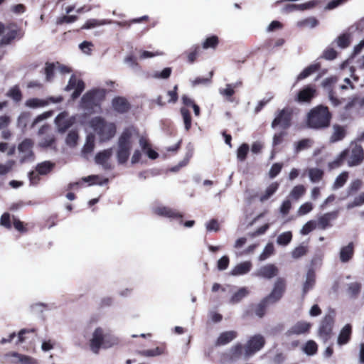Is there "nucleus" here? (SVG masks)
I'll use <instances>...</instances> for the list:
<instances>
[{"label":"nucleus","mask_w":364,"mask_h":364,"mask_svg":"<svg viewBox=\"0 0 364 364\" xmlns=\"http://www.w3.org/2000/svg\"><path fill=\"white\" fill-rule=\"evenodd\" d=\"M286 290V281L284 278H278L274 285V287L267 296L263 298L260 302L254 306L253 310L256 316L262 318L266 314L268 307L276 304L283 296Z\"/></svg>","instance_id":"obj_1"},{"label":"nucleus","mask_w":364,"mask_h":364,"mask_svg":"<svg viewBox=\"0 0 364 364\" xmlns=\"http://www.w3.org/2000/svg\"><path fill=\"white\" fill-rule=\"evenodd\" d=\"M332 114L327 106L318 105L309 110L306 123L314 129H323L330 126Z\"/></svg>","instance_id":"obj_2"},{"label":"nucleus","mask_w":364,"mask_h":364,"mask_svg":"<svg viewBox=\"0 0 364 364\" xmlns=\"http://www.w3.org/2000/svg\"><path fill=\"white\" fill-rule=\"evenodd\" d=\"M136 132V129L132 126L126 127L120 134L117 151V159L119 164H124L128 161L132 147V136Z\"/></svg>","instance_id":"obj_3"},{"label":"nucleus","mask_w":364,"mask_h":364,"mask_svg":"<svg viewBox=\"0 0 364 364\" xmlns=\"http://www.w3.org/2000/svg\"><path fill=\"white\" fill-rule=\"evenodd\" d=\"M105 90L92 89L85 92L81 98L80 107L85 111L92 114L95 112V109H100L101 103L105 99Z\"/></svg>","instance_id":"obj_4"},{"label":"nucleus","mask_w":364,"mask_h":364,"mask_svg":"<svg viewBox=\"0 0 364 364\" xmlns=\"http://www.w3.org/2000/svg\"><path fill=\"white\" fill-rule=\"evenodd\" d=\"M0 46L11 45L14 41H19L24 36V31L15 22L4 24L0 21Z\"/></svg>","instance_id":"obj_5"},{"label":"nucleus","mask_w":364,"mask_h":364,"mask_svg":"<svg viewBox=\"0 0 364 364\" xmlns=\"http://www.w3.org/2000/svg\"><path fill=\"white\" fill-rule=\"evenodd\" d=\"M91 127L97 134L102 142L109 141L116 134L117 127L114 122H107L101 117H96L91 120Z\"/></svg>","instance_id":"obj_6"},{"label":"nucleus","mask_w":364,"mask_h":364,"mask_svg":"<svg viewBox=\"0 0 364 364\" xmlns=\"http://www.w3.org/2000/svg\"><path fill=\"white\" fill-rule=\"evenodd\" d=\"M294 109L290 107H285L282 109H278L275 117L272 122L271 127L276 128L277 127L287 130L292 125Z\"/></svg>","instance_id":"obj_7"},{"label":"nucleus","mask_w":364,"mask_h":364,"mask_svg":"<svg viewBox=\"0 0 364 364\" xmlns=\"http://www.w3.org/2000/svg\"><path fill=\"white\" fill-rule=\"evenodd\" d=\"M265 343V338L259 333L250 336L245 345L244 358L247 359L252 356L262 349Z\"/></svg>","instance_id":"obj_8"},{"label":"nucleus","mask_w":364,"mask_h":364,"mask_svg":"<svg viewBox=\"0 0 364 364\" xmlns=\"http://www.w3.org/2000/svg\"><path fill=\"white\" fill-rule=\"evenodd\" d=\"M344 150L347 153L348 165L349 166H358L364 161V149L360 144L352 143L348 148Z\"/></svg>","instance_id":"obj_9"},{"label":"nucleus","mask_w":364,"mask_h":364,"mask_svg":"<svg viewBox=\"0 0 364 364\" xmlns=\"http://www.w3.org/2000/svg\"><path fill=\"white\" fill-rule=\"evenodd\" d=\"M334 311L327 314L322 319L318 328V335L324 341H327L331 338L334 324Z\"/></svg>","instance_id":"obj_10"},{"label":"nucleus","mask_w":364,"mask_h":364,"mask_svg":"<svg viewBox=\"0 0 364 364\" xmlns=\"http://www.w3.org/2000/svg\"><path fill=\"white\" fill-rule=\"evenodd\" d=\"M6 362L10 364H38L37 359L17 352H9L4 355Z\"/></svg>","instance_id":"obj_11"},{"label":"nucleus","mask_w":364,"mask_h":364,"mask_svg":"<svg viewBox=\"0 0 364 364\" xmlns=\"http://www.w3.org/2000/svg\"><path fill=\"white\" fill-rule=\"evenodd\" d=\"M316 95L317 91L315 86L308 85L298 92L295 100L299 103H310Z\"/></svg>","instance_id":"obj_12"},{"label":"nucleus","mask_w":364,"mask_h":364,"mask_svg":"<svg viewBox=\"0 0 364 364\" xmlns=\"http://www.w3.org/2000/svg\"><path fill=\"white\" fill-rule=\"evenodd\" d=\"M85 85L82 80L77 79L75 75H72L65 90L66 91H70L71 90L75 89L71 97L72 99L75 100L82 94L85 90Z\"/></svg>","instance_id":"obj_13"},{"label":"nucleus","mask_w":364,"mask_h":364,"mask_svg":"<svg viewBox=\"0 0 364 364\" xmlns=\"http://www.w3.org/2000/svg\"><path fill=\"white\" fill-rule=\"evenodd\" d=\"M154 213L162 217L176 219L183 223V213L174 208L166 206H159L154 208Z\"/></svg>","instance_id":"obj_14"},{"label":"nucleus","mask_w":364,"mask_h":364,"mask_svg":"<svg viewBox=\"0 0 364 364\" xmlns=\"http://www.w3.org/2000/svg\"><path fill=\"white\" fill-rule=\"evenodd\" d=\"M112 107L118 114H126L131 109L132 105L125 97L116 96L112 100Z\"/></svg>","instance_id":"obj_15"},{"label":"nucleus","mask_w":364,"mask_h":364,"mask_svg":"<svg viewBox=\"0 0 364 364\" xmlns=\"http://www.w3.org/2000/svg\"><path fill=\"white\" fill-rule=\"evenodd\" d=\"M103 337L104 330L100 327L95 328L92 333V337L90 341V349L93 353L96 354L99 353L100 349L103 345Z\"/></svg>","instance_id":"obj_16"},{"label":"nucleus","mask_w":364,"mask_h":364,"mask_svg":"<svg viewBox=\"0 0 364 364\" xmlns=\"http://www.w3.org/2000/svg\"><path fill=\"white\" fill-rule=\"evenodd\" d=\"M112 155V149H105L98 152L95 157V161L97 164L101 165L105 170H111L112 166L108 162V160Z\"/></svg>","instance_id":"obj_17"},{"label":"nucleus","mask_w":364,"mask_h":364,"mask_svg":"<svg viewBox=\"0 0 364 364\" xmlns=\"http://www.w3.org/2000/svg\"><path fill=\"white\" fill-rule=\"evenodd\" d=\"M279 273L277 267L274 264H268L260 267L255 273V276L270 279Z\"/></svg>","instance_id":"obj_18"},{"label":"nucleus","mask_w":364,"mask_h":364,"mask_svg":"<svg viewBox=\"0 0 364 364\" xmlns=\"http://www.w3.org/2000/svg\"><path fill=\"white\" fill-rule=\"evenodd\" d=\"M355 247L353 242H350L348 245L341 247L339 251V259L342 263H347L353 258Z\"/></svg>","instance_id":"obj_19"},{"label":"nucleus","mask_w":364,"mask_h":364,"mask_svg":"<svg viewBox=\"0 0 364 364\" xmlns=\"http://www.w3.org/2000/svg\"><path fill=\"white\" fill-rule=\"evenodd\" d=\"M311 327V324L306 321H299L293 326H291L287 332L286 335L287 336H291L292 335H300L309 333L310 328Z\"/></svg>","instance_id":"obj_20"},{"label":"nucleus","mask_w":364,"mask_h":364,"mask_svg":"<svg viewBox=\"0 0 364 364\" xmlns=\"http://www.w3.org/2000/svg\"><path fill=\"white\" fill-rule=\"evenodd\" d=\"M338 215V211H332L323 214L318 219L316 224L318 228L321 230H326L327 228L332 226L331 221L336 219Z\"/></svg>","instance_id":"obj_21"},{"label":"nucleus","mask_w":364,"mask_h":364,"mask_svg":"<svg viewBox=\"0 0 364 364\" xmlns=\"http://www.w3.org/2000/svg\"><path fill=\"white\" fill-rule=\"evenodd\" d=\"M321 67V64L318 61H315L314 63L310 64L306 67L296 77V81L304 80L314 73L318 72Z\"/></svg>","instance_id":"obj_22"},{"label":"nucleus","mask_w":364,"mask_h":364,"mask_svg":"<svg viewBox=\"0 0 364 364\" xmlns=\"http://www.w3.org/2000/svg\"><path fill=\"white\" fill-rule=\"evenodd\" d=\"M316 283V274L313 268L308 269L306 273V281L303 284L302 296L304 297L306 294L313 289Z\"/></svg>","instance_id":"obj_23"},{"label":"nucleus","mask_w":364,"mask_h":364,"mask_svg":"<svg viewBox=\"0 0 364 364\" xmlns=\"http://www.w3.org/2000/svg\"><path fill=\"white\" fill-rule=\"evenodd\" d=\"M245 346L237 343L232 346L228 353V358L232 361H236L244 357Z\"/></svg>","instance_id":"obj_24"},{"label":"nucleus","mask_w":364,"mask_h":364,"mask_svg":"<svg viewBox=\"0 0 364 364\" xmlns=\"http://www.w3.org/2000/svg\"><path fill=\"white\" fill-rule=\"evenodd\" d=\"M55 124L58 132L65 133L73 125V122L70 119H66L64 113H60L55 118Z\"/></svg>","instance_id":"obj_25"},{"label":"nucleus","mask_w":364,"mask_h":364,"mask_svg":"<svg viewBox=\"0 0 364 364\" xmlns=\"http://www.w3.org/2000/svg\"><path fill=\"white\" fill-rule=\"evenodd\" d=\"M238 336V333L235 331H228L223 332L220 334L218 336L215 345L216 346H224L229 343H230L232 341L235 339Z\"/></svg>","instance_id":"obj_26"},{"label":"nucleus","mask_w":364,"mask_h":364,"mask_svg":"<svg viewBox=\"0 0 364 364\" xmlns=\"http://www.w3.org/2000/svg\"><path fill=\"white\" fill-rule=\"evenodd\" d=\"M352 335V326L349 323L344 326V327L341 330L338 337V344L339 346H343L347 344L350 338Z\"/></svg>","instance_id":"obj_27"},{"label":"nucleus","mask_w":364,"mask_h":364,"mask_svg":"<svg viewBox=\"0 0 364 364\" xmlns=\"http://www.w3.org/2000/svg\"><path fill=\"white\" fill-rule=\"evenodd\" d=\"M333 132L331 136V142H337L343 140L346 135V129L344 127L339 124H334L333 127Z\"/></svg>","instance_id":"obj_28"},{"label":"nucleus","mask_w":364,"mask_h":364,"mask_svg":"<svg viewBox=\"0 0 364 364\" xmlns=\"http://www.w3.org/2000/svg\"><path fill=\"white\" fill-rule=\"evenodd\" d=\"M252 267L250 261H245L237 264L231 271V274L234 276L242 275L248 273Z\"/></svg>","instance_id":"obj_29"},{"label":"nucleus","mask_w":364,"mask_h":364,"mask_svg":"<svg viewBox=\"0 0 364 364\" xmlns=\"http://www.w3.org/2000/svg\"><path fill=\"white\" fill-rule=\"evenodd\" d=\"M334 44H336L337 46L342 49L348 48L350 44V34L347 33H342L331 43V46Z\"/></svg>","instance_id":"obj_30"},{"label":"nucleus","mask_w":364,"mask_h":364,"mask_svg":"<svg viewBox=\"0 0 364 364\" xmlns=\"http://www.w3.org/2000/svg\"><path fill=\"white\" fill-rule=\"evenodd\" d=\"M36 331L37 330L35 328L21 329L18 333V340L16 343L18 345L25 342L29 338L33 339V338H31L30 335L36 336Z\"/></svg>","instance_id":"obj_31"},{"label":"nucleus","mask_w":364,"mask_h":364,"mask_svg":"<svg viewBox=\"0 0 364 364\" xmlns=\"http://www.w3.org/2000/svg\"><path fill=\"white\" fill-rule=\"evenodd\" d=\"M111 21L107 19H96V18H90L86 21V22L82 25L81 29H90L97 26H104L106 24H109Z\"/></svg>","instance_id":"obj_32"},{"label":"nucleus","mask_w":364,"mask_h":364,"mask_svg":"<svg viewBox=\"0 0 364 364\" xmlns=\"http://www.w3.org/2000/svg\"><path fill=\"white\" fill-rule=\"evenodd\" d=\"M279 183L278 182L272 183L265 190L264 193L259 196V201L263 203L271 198L278 190Z\"/></svg>","instance_id":"obj_33"},{"label":"nucleus","mask_w":364,"mask_h":364,"mask_svg":"<svg viewBox=\"0 0 364 364\" xmlns=\"http://www.w3.org/2000/svg\"><path fill=\"white\" fill-rule=\"evenodd\" d=\"M201 52V48L199 45L193 46L188 50L186 51L187 61L190 64H193L196 62L197 57Z\"/></svg>","instance_id":"obj_34"},{"label":"nucleus","mask_w":364,"mask_h":364,"mask_svg":"<svg viewBox=\"0 0 364 364\" xmlns=\"http://www.w3.org/2000/svg\"><path fill=\"white\" fill-rule=\"evenodd\" d=\"M56 64L55 63L46 62L44 68V73L46 75V80L50 82L55 76V71L56 70Z\"/></svg>","instance_id":"obj_35"},{"label":"nucleus","mask_w":364,"mask_h":364,"mask_svg":"<svg viewBox=\"0 0 364 364\" xmlns=\"http://www.w3.org/2000/svg\"><path fill=\"white\" fill-rule=\"evenodd\" d=\"M33 144V141L27 138L18 144V149L21 153L32 154Z\"/></svg>","instance_id":"obj_36"},{"label":"nucleus","mask_w":364,"mask_h":364,"mask_svg":"<svg viewBox=\"0 0 364 364\" xmlns=\"http://www.w3.org/2000/svg\"><path fill=\"white\" fill-rule=\"evenodd\" d=\"M95 149V136L89 134L86 137L85 144L82 148V153L84 155L91 154Z\"/></svg>","instance_id":"obj_37"},{"label":"nucleus","mask_w":364,"mask_h":364,"mask_svg":"<svg viewBox=\"0 0 364 364\" xmlns=\"http://www.w3.org/2000/svg\"><path fill=\"white\" fill-rule=\"evenodd\" d=\"M54 167V164L50 161H46L38 164L36 166V170L41 175H46L50 173Z\"/></svg>","instance_id":"obj_38"},{"label":"nucleus","mask_w":364,"mask_h":364,"mask_svg":"<svg viewBox=\"0 0 364 364\" xmlns=\"http://www.w3.org/2000/svg\"><path fill=\"white\" fill-rule=\"evenodd\" d=\"M324 175L323 170L318 168H311L309 169V176L311 182L317 183L320 181Z\"/></svg>","instance_id":"obj_39"},{"label":"nucleus","mask_w":364,"mask_h":364,"mask_svg":"<svg viewBox=\"0 0 364 364\" xmlns=\"http://www.w3.org/2000/svg\"><path fill=\"white\" fill-rule=\"evenodd\" d=\"M180 112L183 117L185 129L186 131H189L192 125V118L191 112L185 107H181Z\"/></svg>","instance_id":"obj_40"},{"label":"nucleus","mask_w":364,"mask_h":364,"mask_svg":"<svg viewBox=\"0 0 364 364\" xmlns=\"http://www.w3.org/2000/svg\"><path fill=\"white\" fill-rule=\"evenodd\" d=\"M103 345L102 348H109L118 344V338L110 333H104Z\"/></svg>","instance_id":"obj_41"},{"label":"nucleus","mask_w":364,"mask_h":364,"mask_svg":"<svg viewBox=\"0 0 364 364\" xmlns=\"http://www.w3.org/2000/svg\"><path fill=\"white\" fill-rule=\"evenodd\" d=\"M338 56V52L331 45L328 46L322 53L321 55L317 59L323 58L326 60H333Z\"/></svg>","instance_id":"obj_42"},{"label":"nucleus","mask_w":364,"mask_h":364,"mask_svg":"<svg viewBox=\"0 0 364 364\" xmlns=\"http://www.w3.org/2000/svg\"><path fill=\"white\" fill-rule=\"evenodd\" d=\"M6 95L16 102H21L23 97L22 92L18 85L12 87L8 91Z\"/></svg>","instance_id":"obj_43"},{"label":"nucleus","mask_w":364,"mask_h":364,"mask_svg":"<svg viewBox=\"0 0 364 364\" xmlns=\"http://www.w3.org/2000/svg\"><path fill=\"white\" fill-rule=\"evenodd\" d=\"M250 151V146L247 144H242L237 150V159L239 161L243 162L246 160Z\"/></svg>","instance_id":"obj_44"},{"label":"nucleus","mask_w":364,"mask_h":364,"mask_svg":"<svg viewBox=\"0 0 364 364\" xmlns=\"http://www.w3.org/2000/svg\"><path fill=\"white\" fill-rule=\"evenodd\" d=\"M292 237L293 235L291 231L282 232L277 237V243L279 245L287 246L291 242Z\"/></svg>","instance_id":"obj_45"},{"label":"nucleus","mask_w":364,"mask_h":364,"mask_svg":"<svg viewBox=\"0 0 364 364\" xmlns=\"http://www.w3.org/2000/svg\"><path fill=\"white\" fill-rule=\"evenodd\" d=\"M362 288V284L359 282H352L348 284V293L351 298L356 299Z\"/></svg>","instance_id":"obj_46"},{"label":"nucleus","mask_w":364,"mask_h":364,"mask_svg":"<svg viewBox=\"0 0 364 364\" xmlns=\"http://www.w3.org/2000/svg\"><path fill=\"white\" fill-rule=\"evenodd\" d=\"M219 43V38L217 36H211L208 37L202 44V47L203 49L213 48L215 49L217 48Z\"/></svg>","instance_id":"obj_47"},{"label":"nucleus","mask_w":364,"mask_h":364,"mask_svg":"<svg viewBox=\"0 0 364 364\" xmlns=\"http://www.w3.org/2000/svg\"><path fill=\"white\" fill-rule=\"evenodd\" d=\"M220 93L223 97H225L228 102H234L233 95H235V89L232 87L231 84H227L225 88L220 89Z\"/></svg>","instance_id":"obj_48"},{"label":"nucleus","mask_w":364,"mask_h":364,"mask_svg":"<svg viewBox=\"0 0 364 364\" xmlns=\"http://www.w3.org/2000/svg\"><path fill=\"white\" fill-rule=\"evenodd\" d=\"M165 348L161 346H158L153 349L144 350L139 352V354L146 357H153L161 355L164 353Z\"/></svg>","instance_id":"obj_49"},{"label":"nucleus","mask_w":364,"mask_h":364,"mask_svg":"<svg viewBox=\"0 0 364 364\" xmlns=\"http://www.w3.org/2000/svg\"><path fill=\"white\" fill-rule=\"evenodd\" d=\"M348 178V173L347 171H343L341 174H339L333 185V189H338L343 187L346 183Z\"/></svg>","instance_id":"obj_50"},{"label":"nucleus","mask_w":364,"mask_h":364,"mask_svg":"<svg viewBox=\"0 0 364 364\" xmlns=\"http://www.w3.org/2000/svg\"><path fill=\"white\" fill-rule=\"evenodd\" d=\"M306 191L304 185H297L292 188L289 196L293 199L297 200L306 193Z\"/></svg>","instance_id":"obj_51"},{"label":"nucleus","mask_w":364,"mask_h":364,"mask_svg":"<svg viewBox=\"0 0 364 364\" xmlns=\"http://www.w3.org/2000/svg\"><path fill=\"white\" fill-rule=\"evenodd\" d=\"M309 252L308 246H305L303 245H300L299 246L295 247L291 252V257L294 259H299L307 254Z\"/></svg>","instance_id":"obj_52"},{"label":"nucleus","mask_w":364,"mask_h":364,"mask_svg":"<svg viewBox=\"0 0 364 364\" xmlns=\"http://www.w3.org/2000/svg\"><path fill=\"white\" fill-rule=\"evenodd\" d=\"M25 105L31 108H37L45 107L48 105V102L38 98H31L26 100Z\"/></svg>","instance_id":"obj_53"},{"label":"nucleus","mask_w":364,"mask_h":364,"mask_svg":"<svg viewBox=\"0 0 364 364\" xmlns=\"http://www.w3.org/2000/svg\"><path fill=\"white\" fill-rule=\"evenodd\" d=\"M78 138L77 132L76 130H71L66 136L65 142L69 146L74 147L77 143Z\"/></svg>","instance_id":"obj_54"},{"label":"nucleus","mask_w":364,"mask_h":364,"mask_svg":"<svg viewBox=\"0 0 364 364\" xmlns=\"http://www.w3.org/2000/svg\"><path fill=\"white\" fill-rule=\"evenodd\" d=\"M274 245L272 242L267 243L265 247L264 248L262 252L259 256V259L260 261H264L267 259L269 257L274 254Z\"/></svg>","instance_id":"obj_55"},{"label":"nucleus","mask_w":364,"mask_h":364,"mask_svg":"<svg viewBox=\"0 0 364 364\" xmlns=\"http://www.w3.org/2000/svg\"><path fill=\"white\" fill-rule=\"evenodd\" d=\"M318 350L316 343L312 340L308 341L304 348V351L309 355H314Z\"/></svg>","instance_id":"obj_56"},{"label":"nucleus","mask_w":364,"mask_h":364,"mask_svg":"<svg viewBox=\"0 0 364 364\" xmlns=\"http://www.w3.org/2000/svg\"><path fill=\"white\" fill-rule=\"evenodd\" d=\"M364 204V192L360 193L355 197L353 200L347 204L348 209H352L355 207L361 206Z\"/></svg>","instance_id":"obj_57"},{"label":"nucleus","mask_w":364,"mask_h":364,"mask_svg":"<svg viewBox=\"0 0 364 364\" xmlns=\"http://www.w3.org/2000/svg\"><path fill=\"white\" fill-rule=\"evenodd\" d=\"M346 152H345V150L341 152V154L338 156V157L330 164V166L332 168H338L341 166L345 160L348 161Z\"/></svg>","instance_id":"obj_58"},{"label":"nucleus","mask_w":364,"mask_h":364,"mask_svg":"<svg viewBox=\"0 0 364 364\" xmlns=\"http://www.w3.org/2000/svg\"><path fill=\"white\" fill-rule=\"evenodd\" d=\"M362 186V181L360 179L354 180L350 183L348 188V195L351 196L356 193Z\"/></svg>","instance_id":"obj_59"},{"label":"nucleus","mask_w":364,"mask_h":364,"mask_svg":"<svg viewBox=\"0 0 364 364\" xmlns=\"http://www.w3.org/2000/svg\"><path fill=\"white\" fill-rule=\"evenodd\" d=\"M55 138L54 135H47L41 140L39 145L41 147L48 148L50 147L55 143Z\"/></svg>","instance_id":"obj_60"},{"label":"nucleus","mask_w":364,"mask_h":364,"mask_svg":"<svg viewBox=\"0 0 364 364\" xmlns=\"http://www.w3.org/2000/svg\"><path fill=\"white\" fill-rule=\"evenodd\" d=\"M78 19V17L75 15H65L61 17L58 18L57 24H63V23H70L76 21Z\"/></svg>","instance_id":"obj_61"},{"label":"nucleus","mask_w":364,"mask_h":364,"mask_svg":"<svg viewBox=\"0 0 364 364\" xmlns=\"http://www.w3.org/2000/svg\"><path fill=\"white\" fill-rule=\"evenodd\" d=\"M316 223L314 220L308 221L303 227L301 230L302 235H308L316 228Z\"/></svg>","instance_id":"obj_62"},{"label":"nucleus","mask_w":364,"mask_h":364,"mask_svg":"<svg viewBox=\"0 0 364 364\" xmlns=\"http://www.w3.org/2000/svg\"><path fill=\"white\" fill-rule=\"evenodd\" d=\"M287 134V132L283 129L282 131L274 134L273 136L272 145L277 146L282 144L284 141V137Z\"/></svg>","instance_id":"obj_63"},{"label":"nucleus","mask_w":364,"mask_h":364,"mask_svg":"<svg viewBox=\"0 0 364 364\" xmlns=\"http://www.w3.org/2000/svg\"><path fill=\"white\" fill-rule=\"evenodd\" d=\"M313 208L314 206L311 202H306L299 207L298 210V214L299 215H306L307 213H310Z\"/></svg>","instance_id":"obj_64"}]
</instances>
